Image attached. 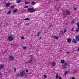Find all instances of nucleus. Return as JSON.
<instances>
[{"instance_id": "obj_19", "label": "nucleus", "mask_w": 79, "mask_h": 79, "mask_svg": "<svg viewBox=\"0 0 79 79\" xmlns=\"http://www.w3.org/2000/svg\"><path fill=\"white\" fill-rule=\"evenodd\" d=\"M10 8H15V5H12V6H10Z\"/></svg>"}, {"instance_id": "obj_10", "label": "nucleus", "mask_w": 79, "mask_h": 79, "mask_svg": "<svg viewBox=\"0 0 79 79\" xmlns=\"http://www.w3.org/2000/svg\"><path fill=\"white\" fill-rule=\"evenodd\" d=\"M76 40L77 41H78V42H79V35H77L76 37Z\"/></svg>"}, {"instance_id": "obj_26", "label": "nucleus", "mask_w": 79, "mask_h": 79, "mask_svg": "<svg viewBox=\"0 0 79 79\" xmlns=\"http://www.w3.org/2000/svg\"><path fill=\"white\" fill-rule=\"evenodd\" d=\"M56 79H58V74H57L56 76Z\"/></svg>"}, {"instance_id": "obj_31", "label": "nucleus", "mask_w": 79, "mask_h": 79, "mask_svg": "<svg viewBox=\"0 0 79 79\" xmlns=\"http://www.w3.org/2000/svg\"><path fill=\"white\" fill-rule=\"evenodd\" d=\"M71 31H74V28H73L71 29Z\"/></svg>"}, {"instance_id": "obj_27", "label": "nucleus", "mask_w": 79, "mask_h": 79, "mask_svg": "<svg viewBox=\"0 0 79 79\" xmlns=\"http://www.w3.org/2000/svg\"><path fill=\"white\" fill-rule=\"evenodd\" d=\"M75 22V20H73L72 21L71 23H74Z\"/></svg>"}, {"instance_id": "obj_24", "label": "nucleus", "mask_w": 79, "mask_h": 79, "mask_svg": "<svg viewBox=\"0 0 79 79\" xmlns=\"http://www.w3.org/2000/svg\"><path fill=\"white\" fill-rule=\"evenodd\" d=\"M23 48L24 50H25V49H26V48H26V47H25V46H23Z\"/></svg>"}, {"instance_id": "obj_5", "label": "nucleus", "mask_w": 79, "mask_h": 79, "mask_svg": "<svg viewBox=\"0 0 79 79\" xmlns=\"http://www.w3.org/2000/svg\"><path fill=\"white\" fill-rule=\"evenodd\" d=\"M68 64L65 63V64L62 66V68H64V69L67 68V66H68Z\"/></svg>"}, {"instance_id": "obj_14", "label": "nucleus", "mask_w": 79, "mask_h": 79, "mask_svg": "<svg viewBox=\"0 0 79 79\" xmlns=\"http://www.w3.org/2000/svg\"><path fill=\"white\" fill-rule=\"evenodd\" d=\"M75 31H76V33H77V32H79V27H78L77 29H76Z\"/></svg>"}, {"instance_id": "obj_44", "label": "nucleus", "mask_w": 79, "mask_h": 79, "mask_svg": "<svg viewBox=\"0 0 79 79\" xmlns=\"http://www.w3.org/2000/svg\"><path fill=\"white\" fill-rule=\"evenodd\" d=\"M2 73H1V72H0V76H2Z\"/></svg>"}, {"instance_id": "obj_25", "label": "nucleus", "mask_w": 79, "mask_h": 79, "mask_svg": "<svg viewBox=\"0 0 79 79\" xmlns=\"http://www.w3.org/2000/svg\"><path fill=\"white\" fill-rule=\"evenodd\" d=\"M39 34H40V32H38L37 35V37L39 36Z\"/></svg>"}, {"instance_id": "obj_22", "label": "nucleus", "mask_w": 79, "mask_h": 79, "mask_svg": "<svg viewBox=\"0 0 79 79\" xmlns=\"http://www.w3.org/2000/svg\"><path fill=\"white\" fill-rule=\"evenodd\" d=\"M30 3V2H25V4H29V3Z\"/></svg>"}, {"instance_id": "obj_46", "label": "nucleus", "mask_w": 79, "mask_h": 79, "mask_svg": "<svg viewBox=\"0 0 79 79\" xmlns=\"http://www.w3.org/2000/svg\"><path fill=\"white\" fill-rule=\"evenodd\" d=\"M74 10H76V8H74Z\"/></svg>"}, {"instance_id": "obj_18", "label": "nucleus", "mask_w": 79, "mask_h": 79, "mask_svg": "<svg viewBox=\"0 0 79 79\" xmlns=\"http://www.w3.org/2000/svg\"><path fill=\"white\" fill-rule=\"evenodd\" d=\"M18 10L15 9L13 11V13H16V12H18Z\"/></svg>"}, {"instance_id": "obj_37", "label": "nucleus", "mask_w": 79, "mask_h": 79, "mask_svg": "<svg viewBox=\"0 0 79 79\" xmlns=\"http://www.w3.org/2000/svg\"><path fill=\"white\" fill-rule=\"evenodd\" d=\"M59 79H62V78H61V77H59Z\"/></svg>"}, {"instance_id": "obj_30", "label": "nucleus", "mask_w": 79, "mask_h": 79, "mask_svg": "<svg viewBox=\"0 0 79 79\" xmlns=\"http://www.w3.org/2000/svg\"><path fill=\"white\" fill-rule=\"evenodd\" d=\"M77 25L78 27H79V23L78 22L77 24Z\"/></svg>"}, {"instance_id": "obj_6", "label": "nucleus", "mask_w": 79, "mask_h": 79, "mask_svg": "<svg viewBox=\"0 0 79 79\" xmlns=\"http://www.w3.org/2000/svg\"><path fill=\"white\" fill-rule=\"evenodd\" d=\"M31 57L30 60H28V63H32V58H33V56H31Z\"/></svg>"}, {"instance_id": "obj_3", "label": "nucleus", "mask_w": 79, "mask_h": 79, "mask_svg": "<svg viewBox=\"0 0 79 79\" xmlns=\"http://www.w3.org/2000/svg\"><path fill=\"white\" fill-rule=\"evenodd\" d=\"M13 40V37L11 36H10L8 37L7 40L9 41H12Z\"/></svg>"}, {"instance_id": "obj_8", "label": "nucleus", "mask_w": 79, "mask_h": 79, "mask_svg": "<svg viewBox=\"0 0 79 79\" xmlns=\"http://www.w3.org/2000/svg\"><path fill=\"white\" fill-rule=\"evenodd\" d=\"M52 64L53 66H55L56 65V62H52Z\"/></svg>"}, {"instance_id": "obj_38", "label": "nucleus", "mask_w": 79, "mask_h": 79, "mask_svg": "<svg viewBox=\"0 0 79 79\" xmlns=\"http://www.w3.org/2000/svg\"><path fill=\"white\" fill-rule=\"evenodd\" d=\"M44 78H46V75H44Z\"/></svg>"}, {"instance_id": "obj_11", "label": "nucleus", "mask_w": 79, "mask_h": 79, "mask_svg": "<svg viewBox=\"0 0 79 79\" xmlns=\"http://www.w3.org/2000/svg\"><path fill=\"white\" fill-rule=\"evenodd\" d=\"M10 3L9 2L6 4L5 6L6 7H8L9 6H10Z\"/></svg>"}, {"instance_id": "obj_2", "label": "nucleus", "mask_w": 79, "mask_h": 79, "mask_svg": "<svg viewBox=\"0 0 79 79\" xmlns=\"http://www.w3.org/2000/svg\"><path fill=\"white\" fill-rule=\"evenodd\" d=\"M26 73L24 72V71H23L22 72H21L19 74V76L20 77H23V76H25V74Z\"/></svg>"}, {"instance_id": "obj_9", "label": "nucleus", "mask_w": 79, "mask_h": 79, "mask_svg": "<svg viewBox=\"0 0 79 79\" xmlns=\"http://www.w3.org/2000/svg\"><path fill=\"white\" fill-rule=\"evenodd\" d=\"M72 42H73L74 44H76V43H77V40H76L73 39L72 40Z\"/></svg>"}, {"instance_id": "obj_49", "label": "nucleus", "mask_w": 79, "mask_h": 79, "mask_svg": "<svg viewBox=\"0 0 79 79\" xmlns=\"http://www.w3.org/2000/svg\"><path fill=\"white\" fill-rule=\"evenodd\" d=\"M8 0H6V1H8Z\"/></svg>"}, {"instance_id": "obj_42", "label": "nucleus", "mask_w": 79, "mask_h": 79, "mask_svg": "<svg viewBox=\"0 0 79 79\" xmlns=\"http://www.w3.org/2000/svg\"><path fill=\"white\" fill-rule=\"evenodd\" d=\"M52 38H55V36H52Z\"/></svg>"}, {"instance_id": "obj_45", "label": "nucleus", "mask_w": 79, "mask_h": 79, "mask_svg": "<svg viewBox=\"0 0 79 79\" xmlns=\"http://www.w3.org/2000/svg\"><path fill=\"white\" fill-rule=\"evenodd\" d=\"M67 24H68V23H65V25L66 26V25H67Z\"/></svg>"}, {"instance_id": "obj_32", "label": "nucleus", "mask_w": 79, "mask_h": 79, "mask_svg": "<svg viewBox=\"0 0 79 79\" xmlns=\"http://www.w3.org/2000/svg\"><path fill=\"white\" fill-rule=\"evenodd\" d=\"M28 8V6H26L24 7V8Z\"/></svg>"}, {"instance_id": "obj_43", "label": "nucleus", "mask_w": 79, "mask_h": 79, "mask_svg": "<svg viewBox=\"0 0 79 79\" xmlns=\"http://www.w3.org/2000/svg\"><path fill=\"white\" fill-rule=\"evenodd\" d=\"M26 72H27V73L28 72V70H26Z\"/></svg>"}, {"instance_id": "obj_1", "label": "nucleus", "mask_w": 79, "mask_h": 79, "mask_svg": "<svg viewBox=\"0 0 79 79\" xmlns=\"http://www.w3.org/2000/svg\"><path fill=\"white\" fill-rule=\"evenodd\" d=\"M28 10L30 13H34L35 11V9L34 7L29 8L27 9Z\"/></svg>"}, {"instance_id": "obj_7", "label": "nucleus", "mask_w": 79, "mask_h": 79, "mask_svg": "<svg viewBox=\"0 0 79 79\" xmlns=\"http://www.w3.org/2000/svg\"><path fill=\"white\" fill-rule=\"evenodd\" d=\"M4 67V65L2 64H0V70H1Z\"/></svg>"}, {"instance_id": "obj_35", "label": "nucleus", "mask_w": 79, "mask_h": 79, "mask_svg": "<svg viewBox=\"0 0 79 79\" xmlns=\"http://www.w3.org/2000/svg\"><path fill=\"white\" fill-rule=\"evenodd\" d=\"M19 74H20V73H19L17 75V77H18L19 76Z\"/></svg>"}, {"instance_id": "obj_17", "label": "nucleus", "mask_w": 79, "mask_h": 79, "mask_svg": "<svg viewBox=\"0 0 79 79\" xmlns=\"http://www.w3.org/2000/svg\"><path fill=\"white\" fill-rule=\"evenodd\" d=\"M64 75H66V74H69V72L68 71L64 73Z\"/></svg>"}, {"instance_id": "obj_39", "label": "nucleus", "mask_w": 79, "mask_h": 79, "mask_svg": "<svg viewBox=\"0 0 79 79\" xmlns=\"http://www.w3.org/2000/svg\"><path fill=\"white\" fill-rule=\"evenodd\" d=\"M67 54H69V53H70V52H67Z\"/></svg>"}, {"instance_id": "obj_48", "label": "nucleus", "mask_w": 79, "mask_h": 79, "mask_svg": "<svg viewBox=\"0 0 79 79\" xmlns=\"http://www.w3.org/2000/svg\"><path fill=\"white\" fill-rule=\"evenodd\" d=\"M56 0V1H57V2H58V0Z\"/></svg>"}, {"instance_id": "obj_4", "label": "nucleus", "mask_w": 79, "mask_h": 79, "mask_svg": "<svg viewBox=\"0 0 79 79\" xmlns=\"http://www.w3.org/2000/svg\"><path fill=\"white\" fill-rule=\"evenodd\" d=\"M15 59V57L13 56H9V61H13Z\"/></svg>"}, {"instance_id": "obj_47", "label": "nucleus", "mask_w": 79, "mask_h": 79, "mask_svg": "<svg viewBox=\"0 0 79 79\" xmlns=\"http://www.w3.org/2000/svg\"><path fill=\"white\" fill-rule=\"evenodd\" d=\"M42 39V37H40V39Z\"/></svg>"}, {"instance_id": "obj_36", "label": "nucleus", "mask_w": 79, "mask_h": 79, "mask_svg": "<svg viewBox=\"0 0 79 79\" xmlns=\"http://www.w3.org/2000/svg\"><path fill=\"white\" fill-rule=\"evenodd\" d=\"M66 32V29H64V33H65V32Z\"/></svg>"}, {"instance_id": "obj_23", "label": "nucleus", "mask_w": 79, "mask_h": 79, "mask_svg": "<svg viewBox=\"0 0 79 79\" xmlns=\"http://www.w3.org/2000/svg\"><path fill=\"white\" fill-rule=\"evenodd\" d=\"M31 4H32L33 5H34L35 4V2H31Z\"/></svg>"}, {"instance_id": "obj_16", "label": "nucleus", "mask_w": 79, "mask_h": 79, "mask_svg": "<svg viewBox=\"0 0 79 79\" xmlns=\"http://www.w3.org/2000/svg\"><path fill=\"white\" fill-rule=\"evenodd\" d=\"M60 62L61 63L63 64V63H64V60H61Z\"/></svg>"}, {"instance_id": "obj_28", "label": "nucleus", "mask_w": 79, "mask_h": 79, "mask_svg": "<svg viewBox=\"0 0 79 79\" xmlns=\"http://www.w3.org/2000/svg\"><path fill=\"white\" fill-rule=\"evenodd\" d=\"M55 39H56L57 40H58V37L57 36H56L55 37Z\"/></svg>"}, {"instance_id": "obj_41", "label": "nucleus", "mask_w": 79, "mask_h": 79, "mask_svg": "<svg viewBox=\"0 0 79 79\" xmlns=\"http://www.w3.org/2000/svg\"><path fill=\"white\" fill-rule=\"evenodd\" d=\"M72 79H76V78L74 77H73L72 78Z\"/></svg>"}, {"instance_id": "obj_21", "label": "nucleus", "mask_w": 79, "mask_h": 79, "mask_svg": "<svg viewBox=\"0 0 79 79\" xmlns=\"http://www.w3.org/2000/svg\"><path fill=\"white\" fill-rule=\"evenodd\" d=\"M11 13V11H10L7 12V15H10Z\"/></svg>"}, {"instance_id": "obj_33", "label": "nucleus", "mask_w": 79, "mask_h": 79, "mask_svg": "<svg viewBox=\"0 0 79 79\" xmlns=\"http://www.w3.org/2000/svg\"><path fill=\"white\" fill-rule=\"evenodd\" d=\"M16 68H14V72H16Z\"/></svg>"}, {"instance_id": "obj_29", "label": "nucleus", "mask_w": 79, "mask_h": 79, "mask_svg": "<svg viewBox=\"0 0 79 79\" xmlns=\"http://www.w3.org/2000/svg\"><path fill=\"white\" fill-rule=\"evenodd\" d=\"M11 45L12 46H16V44H11Z\"/></svg>"}, {"instance_id": "obj_13", "label": "nucleus", "mask_w": 79, "mask_h": 79, "mask_svg": "<svg viewBox=\"0 0 79 79\" xmlns=\"http://www.w3.org/2000/svg\"><path fill=\"white\" fill-rule=\"evenodd\" d=\"M68 42H71V39L70 38H69L67 40Z\"/></svg>"}, {"instance_id": "obj_40", "label": "nucleus", "mask_w": 79, "mask_h": 79, "mask_svg": "<svg viewBox=\"0 0 79 79\" xmlns=\"http://www.w3.org/2000/svg\"><path fill=\"white\" fill-rule=\"evenodd\" d=\"M77 51H78V52H79V47H78V48L77 50Z\"/></svg>"}, {"instance_id": "obj_34", "label": "nucleus", "mask_w": 79, "mask_h": 79, "mask_svg": "<svg viewBox=\"0 0 79 79\" xmlns=\"http://www.w3.org/2000/svg\"><path fill=\"white\" fill-rule=\"evenodd\" d=\"M24 37L23 36H22L21 37V39H24Z\"/></svg>"}, {"instance_id": "obj_15", "label": "nucleus", "mask_w": 79, "mask_h": 79, "mask_svg": "<svg viewBox=\"0 0 79 79\" xmlns=\"http://www.w3.org/2000/svg\"><path fill=\"white\" fill-rule=\"evenodd\" d=\"M21 2V0H17L16 2L17 3H19Z\"/></svg>"}, {"instance_id": "obj_12", "label": "nucleus", "mask_w": 79, "mask_h": 79, "mask_svg": "<svg viewBox=\"0 0 79 79\" xmlns=\"http://www.w3.org/2000/svg\"><path fill=\"white\" fill-rule=\"evenodd\" d=\"M65 13L67 14V15H69L70 14V12L69 11H65Z\"/></svg>"}, {"instance_id": "obj_20", "label": "nucleus", "mask_w": 79, "mask_h": 79, "mask_svg": "<svg viewBox=\"0 0 79 79\" xmlns=\"http://www.w3.org/2000/svg\"><path fill=\"white\" fill-rule=\"evenodd\" d=\"M25 21H27V20L29 21L30 20V19H29V18H26L24 19Z\"/></svg>"}]
</instances>
